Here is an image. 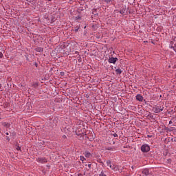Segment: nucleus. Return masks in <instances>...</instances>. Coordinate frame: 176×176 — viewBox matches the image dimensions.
<instances>
[{
    "label": "nucleus",
    "mask_w": 176,
    "mask_h": 176,
    "mask_svg": "<svg viewBox=\"0 0 176 176\" xmlns=\"http://www.w3.org/2000/svg\"><path fill=\"white\" fill-rule=\"evenodd\" d=\"M141 151L144 153L149 152V151H151V147L148 144H143L141 146Z\"/></svg>",
    "instance_id": "obj_1"
},
{
    "label": "nucleus",
    "mask_w": 176,
    "mask_h": 176,
    "mask_svg": "<svg viewBox=\"0 0 176 176\" xmlns=\"http://www.w3.org/2000/svg\"><path fill=\"white\" fill-rule=\"evenodd\" d=\"M155 113H160L164 109L163 106H156L153 108Z\"/></svg>",
    "instance_id": "obj_2"
},
{
    "label": "nucleus",
    "mask_w": 176,
    "mask_h": 176,
    "mask_svg": "<svg viewBox=\"0 0 176 176\" xmlns=\"http://www.w3.org/2000/svg\"><path fill=\"white\" fill-rule=\"evenodd\" d=\"M36 162H38V163H41V164H45V163H47V159H46L45 157H38L36 158Z\"/></svg>",
    "instance_id": "obj_3"
},
{
    "label": "nucleus",
    "mask_w": 176,
    "mask_h": 176,
    "mask_svg": "<svg viewBox=\"0 0 176 176\" xmlns=\"http://www.w3.org/2000/svg\"><path fill=\"white\" fill-rule=\"evenodd\" d=\"M116 61H118V58L110 57L109 58V63L110 64H116Z\"/></svg>",
    "instance_id": "obj_4"
},
{
    "label": "nucleus",
    "mask_w": 176,
    "mask_h": 176,
    "mask_svg": "<svg viewBox=\"0 0 176 176\" xmlns=\"http://www.w3.org/2000/svg\"><path fill=\"white\" fill-rule=\"evenodd\" d=\"M110 168L111 170H113V171H119V166H118V165H115V164L111 165L110 166Z\"/></svg>",
    "instance_id": "obj_5"
},
{
    "label": "nucleus",
    "mask_w": 176,
    "mask_h": 176,
    "mask_svg": "<svg viewBox=\"0 0 176 176\" xmlns=\"http://www.w3.org/2000/svg\"><path fill=\"white\" fill-rule=\"evenodd\" d=\"M136 100L138 101L142 102L144 100V97H142V96L138 94V95L136 96Z\"/></svg>",
    "instance_id": "obj_6"
},
{
    "label": "nucleus",
    "mask_w": 176,
    "mask_h": 176,
    "mask_svg": "<svg viewBox=\"0 0 176 176\" xmlns=\"http://www.w3.org/2000/svg\"><path fill=\"white\" fill-rule=\"evenodd\" d=\"M85 157H87V159H89V157H91L92 155L89 151H85L84 153Z\"/></svg>",
    "instance_id": "obj_7"
},
{
    "label": "nucleus",
    "mask_w": 176,
    "mask_h": 176,
    "mask_svg": "<svg viewBox=\"0 0 176 176\" xmlns=\"http://www.w3.org/2000/svg\"><path fill=\"white\" fill-rule=\"evenodd\" d=\"M142 174H144V175H149V169H143Z\"/></svg>",
    "instance_id": "obj_8"
},
{
    "label": "nucleus",
    "mask_w": 176,
    "mask_h": 176,
    "mask_svg": "<svg viewBox=\"0 0 176 176\" xmlns=\"http://www.w3.org/2000/svg\"><path fill=\"white\" fill-rule=\"evenodd\" d=\"M36 52H38V53H42L43 52V48L38 47L35 49Z\"/></svg>",
    "instance_id": "obj_9"
},
{
    "label": "nucleus",
    "mask_w": 176,
    "mask_h": 176,
    "mask_svg": "<svg viewBox=\"0 0 176 176\" xmlns=\"http://www.w3.org/2000/svg\"><path fill=\"white\" fill-rule=\"evenodd\" d=\"M120 14H124L126 13V8H122L120 10Z\"/></svg>",
    "instance_id": "obj_10"
},
{
    "label": "nucleus",
    "mask_w": 176,
    "mask_h": 176,
    "mask_svg": "<svg viewBox=\"0 0 176 176\" xmlns=\"http://www.w3.org/2000/svg\"><path fill=\"white\" fill-rule=\"evenodd\" d=\"M3 126H4V127H10V124L8 122H3Z\"/></svg>",
    "instance_id": "obj_11"
},
{
    "label": "nucleus",
    "mask_w": 176,
    "mask_h": 176,
    "mask_svg": "<svg viewBox=\"0 0 176 176\" xmlns=\"http://www.w3.org/2000/svg\"><path fill=\"white\" fill-rule=\"evenodd\" d=\"M80 160H81V162H86V158H85L83 156H80Z\"/></svg>",
    "instance_id": "obj_12"
},
{
    "label": "nucleus",
    "mask_w": 176,
    "mask_h": 176,
    "mask_svg": "<svg viewBox=\"0 0 176 176\" xmlns=\"http://www.w3.org/2000/svg\"><path fill=\"white\" fill-rule=\"evenodd\" d=\"M107 165L108 167H110L112 166V164H111V160H108L107 161Z\"/></svg>",
    "instance_id": "obj_13"
},
{
    "label": "nucleus",
    "mask_w": 176,
    "mask_h": 176,
    "mask_svg": "<svg viewBox=\"0 0 176 176\" xmlns=\"http://www.w3.org/2000/svg\"><path fill=\"white\" fill-rule=\"evenodd\" d=\"M116 72L117 73V74H122V69H117L116 70Z\"/></svg>",
    "instance_id": "obj_14"
},
{
    "label": "nucleus",
    "mask_w": 176,
    "mask_h": 176,
    "mask_svg": "<svg viewBox=\"0 0 176 176\" xmlns=\"http://www.w3.org/2000/svg\"><path fill=\"white\" fill-rule=\"evenodd\" d=\"M99 176H107V175H105V174L104 173V172L102 171V172L100 173Z\"/></svg>",
    "instance_id": "obj_15"
},
{
    "label": "nucleus",
    "mask_w": 176,
    "mask_h": 176,
    "mask_svg": "<svg viewBox=\"0 0 176 176\" xmlns=\"http://www.w3.org/2000/svg\"><path fill=\"white\" fill-rule=\"evenodd\" d=\"M21 147H20V146H17L16 147V151H21Z\"/></svg>",
    "instance_id": "obj_16"
},
{
    "label": "nucleus",
    "mask_w": 176,
    "mask_h": 176,
    "mask_svg": "<svg viewBox=\"0 0 176 176\" xmlns=\"http://www.w3.org/2000/svg\"><path fill=\"white\" fill-rule=\"evenodd\" d=\"M2 57H3V54H2V52H0V58H2Z\"/></svg>",
    "instance_id": "obj_17"
},
{
    "label": "nucleus",
    "mask_w": 176,
    "mask_h": 176,
    "mask_svg": "<svg viewBox=\"0 0 176 176\" xmlns=\"http://www.w3.org/2000/svg\"><path fill=\"white\" fill-rule=\"evenodd\" d=\"M113 137H118V133H113Z\"/></svg>",
    "instance_id": "obj_18"
},
{
    "label": "nucleus",
    "mask_w": 176,
    "mask_h": 176,
    "mask_svg": "<svg viewBox=\"0 0 176 176\" xmlns=\"http://www.w3.org/2000/svg\"><path fill=\"white\" fill-rule=\"evenodd\" d=\"M151 137H152V135H147L148 138H151Z\"/></svg>",
    "instance_id": "obj_19"
},
{
    "label": "nucleus",
    "mask_w": 176,
    "mask_h": 176,
    "mask_svg": "<svg viewBox=\"0 0 176 176\" xmlns=\"http://www.w3.org/2000/svg\"><path fill=\"white\" fill-rule=\"evenodd\" d=\"M78 176H83V175L82 173H79Z\"/></svg>",
    "instance_id": "obj_20"
},
{
    "label": "nucleus",
    "mask_w": 176,
    "mask_h": 176,
    "mask_svg": "<svg viewBox=\"0 0 176 176\" xmlns=\"http://www.w3.org/2000/svg\"><path fill=\"white\" fill-rule=\"evenodd\" d=\"M108 151H112V148H109Z\"/></svg>",
    "instance_id": "obj_21"
},
{
    "label": "nucleus",
    "mask_w": 176,
    "mask_h": 176,
    "mask_svg": "<svg viewBox=\"0 0 176 176\" xmlns=\"http://www.w3.org/2000/svg\"><path fill=\"white\" fill-rule=\"evenodd\" d=\"M171 123H173V121H169V124H171Z\"/></svg>",
    "instance_id": "obj_22"
},
{
    "label": "nucleus",
    "mask_w": 176,
    "mask_h": 176,
    "mask_svg": "<svg viewBox=\"0 0 176 176\" xmlns=\"http://www.w3.org/2000/svg\"><path fill=\"white\" fill-rule=\"evenodd\" d=\"M6 135H9V133L8 132L6 133Z\"/></svg>",
    "instance_id": "obj_23"
},
{
    "label": "nucleus",
    "mask_w": 176,
    "mask_h": 176,
    "mask_svg": "<svg viewBox=\"0 0 176 176\" xmlns=\"http://www.w3.org/2000/svg\"><path fill=\"white\" fill-rule=\"evenodd\" d=\"M78 31V29H76V32Z\"/></svg>",
    "instance_id": "obj_24"
},
{
    "label": "nucleus",
    "mask_w": 176,
    "mask_h": 176,
    "mask_svg": "<svg viewBox=\"0 0 176 176\" xmlns=\"http://www.w3.org/2000/svg\"><path fill=\"white\" fill-rule=\"evenodd\" d=\"M132 168H134V166H132Z\"/></svg>",
    "instance_id": "obj_25"
}]
</instances>
